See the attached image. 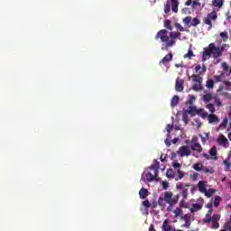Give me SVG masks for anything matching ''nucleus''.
<instances>
[{
	"mask_svg": "<svg viewBox=\"0 0 231 231\" xmlns=\"http://www.w3.org/2000/svg\"><path fill=\"white\" fill-rule=\"evenodd\" d=\"M168 33V30L162 29L160 30L155 36L156 41L161 40L162 42H166L165 47H162V50H169V48H172V46L176 44V39L181 37L180 32H171L170 36Z\"/></svg>",
	"mask_w": 231,
	"mask_h": 231,
	"instance_id": "obj_1",
	"label": "nucleus"
},
{
	"mask_svg": "<svg viewBox=\"0 0 231 231\" xmlns=\"http://www.w3.org/2000/svg\"><path fill=\"white\" fill-rule=\"evenodd\" d=\"M226 44L222 45L221 47H217L216 43H209L208 47L204 48L202 52V62L208 60L213 55V59H219L223 56V51H225V47Z\"/></svg>",
	"mask_w": 231,
	"mask_h": 231,
	"instance_id": "obj_2",
	"label": "nucleus"
},
{
	"mask_svg": "<svg viewBox=\"0 0 231 231\" xmlns=\"http://www.w3.org/2000/svg\"><path fill=\"white\" fill-rule=\"evenodd\" d=\"M174 194L171 191H165L164 197H160L158 199V205L160 207H165V203L172 204V203H178V199L176 197H173Z\"/></svg>",
	"mask_w": 231,
	"mask_h": 231,
	"instance_id": "obj_3",
	"label": "nucleus"
},
{
	"mask_svg": "<svg viewBox=\"0 0 231 231\" xmlns=\"http://www.w3.org/2000/svg\"><path fill=\"white\" fill-rule=\"evenodd\" d=\"M149 170L153 171V174L151 172H148L146 174V180L149 182L154 181V180H156V178H158V172L160 170V162H158L157 160H154L153 163L149 167Z\"/></svg>",
	"mask_w": 231,
	"mask_h": 231,
	"instance_id": "obj_4",
	"label": "nucleus"
},
{
	"mask_svg": "<svg viewBox=\"0 0 231 231\" xmlns=\"http://www.w3.org/2000/svg\"><path fill=\"white\" fill-rule=\"evenodd\" d=\"M216 19H217V13H216L215 11L208 14L207 17L203 18V23L204 24H207L208 26V31L212 30V21H216Z\"/></svg>",
	"mask_w": 231,
	"mask_h": 231,
	"instance_id": "obj_5",
	"label": "nucleus"
},
{
	"mask_svg": "<svg viewBox=\"0 0 231 231\" xmlns=\"http://www.w3.org/2000/svg\"><path fill=\"white\" fill-rule=\"evenodd\" d=\"M192 81L195 83L192 87L194 91H201V82H203V78L199 75L193 74L191 75Z\"/></svg>",
	"mask_w": 231,
	"mask_h": 231,
	"instance_id": "obj_6",
	"label": "nucleus"
},
{
	"mask_svg": "<svg viewBox=\"0 0 231 231\" xmlns=\"http://www.w3.org/2000/svg\"><path fill=\"white\" fill-rule=\"evenodd\" d=\"M221 219V216L217 215V214H214L212 216L211 218V222L212 226L211 228H213L214 230H217V228H219V220Z\"/></svg>",
	"mask_w": 231,
	"mask_h": 231,
	"instance_id": "obj_7",
	"label": "nucleus"
},
{
	"mask_svg": "<svg viewBox=\"0 0 231 231\" xmlns=\"http://www.w3.org/2000/svg\"><path fill=\"white\" fill-rule=\"evenodd\" d=\"M177 153L181 158H183V156H190V150L189 149V146H180L177 151Z\"/></svg>",
	"mask_w": 231,
	"mask_h": 231,
	"instance_id": "obj_8",
	"label": "nucleus"
},
{
	"mask_svg": "<svg viewBox=\"0 0 231 231\" xmlns=\"http://www.w3.org/2000/svg\"><path fill=\"white\" fill-rule=\"evenodd\" d=\"M192 218V216L190 214H185L181 215L180 219L185 221V224L182 226L184 228H190V219Z\"/></svg>",
	"mask_w": 231,
	"mask_h": 231,
	"instance_id": "obj_9",
	"label": "nucleus"
},
{
	"mask_svg": "<svg viewBox=\"0 0 231 231\" xmlns=\"http://www.w3.org/2000/svg\"><path fill=\"white\" fill-rule=\"evenodd\" d=\"M188 208H189V211L191 212V214H194V212H199V210H201V208H203V204L192 203L191 208L189 207Z\"/></svg>",
	"mask_w": 231,
	"mask_h": 231,
	"instance_id": "obj_10",
	"label": "nucleus"
},
{
	"mask_svg": "<svg viewBox=\"0 0 231 231\" xmlns=\"http://www.w3.org/2000/svg\"><path fill=\"white\" fill-rule=\"evenodd\" d=\"M172 52L168 53L161 61L160 65L167 66L171 60H172Z\"/></svg>",
	"mask_w": 231,
	"mask_h": 231,
	"instance_id": "obj_11",
	"label": "nucleus"
},
{
	"mask_svg": "<svg viewBox=\"0 0 231 231\" xmlns=\"http://www.w3.org/2000/svg\"><path fill=\"white\" fill-rule=\"evenodd\" d=\"M195 71L196 73L199 71V74H195V75H199V77H201V75H205V73H207V67L205 65H202V67L201 65H196Z\"/></svg>",
	"mask_w": 231,
	"mask_h": 231,
	"instance_id": "obj_12",
	"label": "nucleus"
},
{
	"mask_svg": "<svg viewBox=\"0 0 231 231\" xmlns=\"http://www.w3.org/2000/svg\"><path fill=\"white\" fill-rule=\"evenodd\" d=\"M199 192L205 194L207 191V181L200 180L198 183Z\"/></svg>",
	"mask_w": 231,
	"mask_h": 231,
	"instance_id": "obj_13",
	"label": "nucleus"
},
{
	"mask_svg": "<svg viewBox=\"0 0 231 231\" xmlns=\"http://www.w3.org/2000/svg\"><path fill=\"white\" fill-rule=\"evenodd\" d=\"M162 229L164 231H174V229H172V226L171 225V220L169 219H165L162 223Z\"/></svg>",
	"mask_w": 231,
	"mask_h": 231,
	"instance_id": "obj_14",
	"label": "nucleus"
},
{
	"mask_svg": "<svg viewBox=\"0 0 231 231\" xmlns=\"http://www.w3.org/2000/svg\"><path fill=\"white\" fill-rule=\"evenodd\" d=\"M175 89L178 92L183 91V79H180V78L176 79Z\"/></svg>",
	"mask_w": 231,
	"mask_h": 231,
	"instance_id": "obj_15",
	"label": "nucleus"
},
{
	"mask_svg": "<svg viewBox=\"0 0 231 231\" xmlns=\"http://www.w3.org/2000/svg\"><path fill=\"white\" fill-rule=\"evenodd\" d=\"M191 150L196 151L199 153L203 152V147H201V144H199V143H193L191 144Z\"/></svg>",
	"mask_w": 231,
	"mask_h": 231,
	"instance_id": "obj_16",
	"label": "nucleus"
},
{
	"mask_svg": "<svg viewBox=\"0 0 231 231\" xmlns=\"http://www.w3.org/2000/svg\"><path fill=\"white\" fill-rule=\"evenodd\" d=\"M171 10L174 14H178V6H180L179 0H171Z\"/></svg>",
	"mask_w": 231,
	"mask_h": 231,
	"instance_id": "obj_17",
	"label": "nucleus"
},
{
	"mask_svg": "<svg viewBox=\"0 0 231 231\" xmlns=\"http://www.w3.org/2000/svg\"><path fill=\"white\" fill-rule=\"evenodd\" d=\"M217 143H219V145H222L223 147H226V144L228 143V139H226V137H225L224 135H221L218 138Z\"/></svg>",
	"mask_w": 231,
	"mask_h": 231,
	"instance_id": "obj_18",
	"label": "nucleus"
},
{
	"mask_svg": "<svg viewBox=\"0 0 231 231\" xmlns=\"http://www.w3.org/2000/svg\"><path fill=\"white\" fill-rule=\"evenodd\" d=\"M139 196L141 199H145V198L149 196V190H147V189L142 188L139 191Z\"/></svg>",
	"mask_w": 231,
	"mask_h": 231,
	"instance_id": "obj_19",
	"label": "nucleus"
},
{
	"mask_svg": "<svg viewBox=\"0 0 231 231\" xmlns=\"http://www.w3.org/2000/svg\"><path fill=\"white\" fill-rule=\"evenodd\" d=\"M208 118L209 124H216V123L219 122V118L216 115L210 114L208 116Z\"/></svg>",
	"mask_w": 231,
	"mask_h": 231,
	"instance_id": "obj_20",
	"label": "nucleus"
},
{
	"mask_svg": "<svg viewBox=\"0 0 231 231\" xmlns=\"http://www.w3.org/2000/svg\"><path fill=\"white\" fill-rule=\"evenodd\" d=\"M196 111H197L196 106L190 105V106L188 107L186 113H187L188 115H192V116H194L196 115Z\"/></svg>",
	"mask_w": 231,
	"mask_h": 231,
	"instance_id": "obj_21",
	"label": "nucleus"
},
{
	"mask_svg": "<svg viewBox=\"0 0 231 231\" xmlns=\"http://www.w3.org/2000/svg\"><path fill=\"white\" fill-rule=\"evenodd\" d=\"M179 103H180V97L174 96L171 98V107H176V106H178Z\"/></svg>",
	"mask_w": 231,
	"mask_h": 231,
	"instance_id": "obj_22",
	"label": "nucleus"
},
{
	"mask_svg": "<svg viewBox=\"0 0 231 231\" xmlns=\"http://www.w3.org/2000/svg\"><path fill=\"white\" fill-rule=\"evenodd\" d=\"M213 6L216 8H221L223 6V4L225 3V0H213Z\"/></svg>",
	"mask_w": 231,
	"mask_h": 231,
	"instance_id": "obj_23",
	"label": "nucleus"
},
{
	"mask_svg": "<svg viewBox=\"0 0 231 231\" xmlns=\"http://www.w3.org/2000/svg\"><path fill=\"white\" fill-rule=\"evenodd\" d=\"M202 100H203L206 104H208V102H210V100H212V94L208 93V94L204 95V96L202 97Z\"/></svg>",
	"mask_w": 231,
	"mask_h": 231,
	"instance_id": "obj_24",
	"label": "nucleus"
},
{
	"mask_svg": "<svg viewBox=\"0 0 231 231\" xmlns=\"http://www.w3.org/2000/svg\"><path fill=\"white\" fill-rule=\"evenodd\" d=\"M193 169H194V171H197L198 172L203 171V163L198 162V163L193 164Z\"/></svg>",
	"mask_w": 231,
	"mask_h": 231,
	"instance_id": "obj_25",
	"label": "nucleus"
},
{
	"mask_svg": "<svg viewBox=\"0 0 231 231\" xmlns=\"http://www.w3.org/2000/svg\"><path fill=\"white\" fill-rule=\"evenodd\" d=\"M184 187H190V185L189 184H184L183 182H178L176 184L177 190H183L185 189Z\"/></svg>",
	"mask_w": 231,
	"mask_h": 231,
	"instance_id": "obj_26",
	"label": "nucleus"
},
{
	"mask_svg": "<svg viewBox=\"0 0 231 231\" xmlns=\"http://www.w3.org/2000/svg\"><path fill=\"white\" fill-rule=\"evenodd\" d=\"M216 193V189H206V191H205V196L207 197V198H212V195L213 194H215Z\"/></svg>",
	"mask_w": 231,
	"mask_h": 231,
	"instance_id": "obj_27",
	"label": "nucleus"
},
{
	"mask_svg": "<svg viewBox=\"0 0 231 231\" xmlns=\"http://www.w3.org/2000/svg\"><path fill=\"white\" fill-rule=\"evenodd\" d=\"M166 176L167 178H169L170 180H174V170L172 169H168L167 172H166Z\"/></svg>",
	"mask_w": 231,
	"mask_h": 231,
	"instance_id": "obj_28",
	"label": "nucleus"
},
{
	"mask_svg": "<svg viewBox=\"0 0 231 231\" xmlns=\"http://www.w3.org/2000/svg\"><path fill=\"white\" fill-rule=\"evenodd\" d=\"M173 214H175V217H179V216L181 217V215H183V209H181V208H176Z\"/></svg>",
	"mask_w": 231,
	"mask_h": 231,
	"instance_id": "obj_29",
	"label": "nucleus"
},
{
	"mask_svg": "<svg viewBox=\"0 0 231 231\" xmlns=\"http://www.w3.org/2000/svg\"><path fill=\"white\" fill-rule=\"evenodd\" d=\"M178 172V177L175 178L176 181H178V180H183V178H185V172H183L181 170H177Z\"/></svg>",
	"mask_w": 231,
	"mask_h": 231,
	"instance_id": "obj_30",
	"label": "nucleus"
},
{
	"mask_svg": "<svg viewBox=\"0 0 231 231\" xmlns=\"http://www.w3.org/2000/svg\"><path fill=\"white\" fill-rule=\"evenodd\" d=\"M192 57H194V51H192V50L189 49V50L188 51V53H186V54L184 55V59H189V60H190V59H192Z\"/></svg>",
	"mask_w": 231,
	"mask_h": 231,
	"instance_id": "obj_31",
	"label": "nucleus"
},
{
	"mask_svg": "<svg viewBox=\"0 0 231 231\" xmlns=\"http://www.w3.org/2000/svg\"><path fill=\"white\" fill-rule=\"evenodd\" d=\"M201 21L199 18H193L190 22V26H198V24H200Z\"/></svg>",
	"mask_w": 231,
	"mask_h": 231,
	"instance_id": "obj_32",
	"label": "nucleus"
},
{
	"mask_svg": "<svg viewBox=\"0 0 231 231\" xmlns=\"http://www.w3.org/2000/svg\"><path fill=\"white\" fill-rule=\"evenodd\" d=\"M206 87L208 89H212V88H214V79H208L206 82Z\"/></svg>",
	"mask_w": 231,
	"mask_h": 231,
	"instance_id": "obj_33",
	"label": "nucleus"
},
{
	"mask_svg": "<svg viewBox=\"0 0 231 231\" xmlns=\"http://www.w3.org/2000/svg\"><path fill=\"white\" fill-rule=\"evenodd\" d=\"M194 102H196V97L189 95V99L186 102V104H189V106H192V104H194Z\"/></svg>",
	"mask_w": 231,
	"mask_h": 231,
	"instance_id": "obj_34",
	"label": "nucleus"
},
{
	"mask_svg": "<svg viewBox=\"0 0 231 231\" xmlns=\"http://www.w3.org/2000/svg\"><path fill=\"white\" fill-rule=\"evenodd\" d=\"M221 203V197L216 196L214 200V207L217 208L219 207V204Z\"/></svg>",
	"mask_w": 231,
	"mask_h": 231,
	"instance_id": "obj_35",
	"label": "nucleus"
},
{
	"mask_svg": "<svg viewBox=\"0 0 231 231\" xmlns=\"http://www.w3.org/2000/svg\"><path fill=\"white\" fill-rule=\"evenodd\" d=\"M220 37L223 38L224 42H226L228 41V32H220Z\"/></svg>",
	"mask_w": 231,
	"mask_h": 231,
	"instance_id": "obj_36",
	"label": "nucleus"
},
{
	"mask_svg": "<svg viewBox=\"0 0 231 231\" xmlns=\"http://www.w3.org/2000/svg\"><path fill=\"white\" fill-rule=\"evenodd\" d=\"M212 221V216L208 213L206 214L203 223H210Z\"/></svg>",
	"mask_w": 231,
	"mask_h": 231,
	"instance_id": "obj_37",
	"label": "nucleus"
},
{
	"mask_svg": "<svg viewBox=\"0 0 231 231\" xmlns=\"http://www.w3.org/2000/svg\"><path fill=\"white\" fill-rule=\"evenodd\" d=\"M209 154H210V156H217V148H216V146H213L209 150Z\"/></svg>",
	"mask_w": 231,
	"mask_h": 231,
	"instance_id": "obj_38",
	"label": "nucleus"
},
{
	"mask_svg": "<svg viewBox=\"0 0 231 231\" xmlns=\"http://www.w3.org/2000/svg\"><path fill=\"white\" fill-rule=\"evenodd\" d=\"M206 107L209 112L216 113V107L214 106V104H208Z\"/></svg>",
	"mask_w": 231,
	"mask_h": 231,
	"instance_id": "obj_39",
	"label": "nucleus"
},
{
	"mask_svg": "<svg viewBox=\"0 0 231 231\" xmlns=\"http://www.w3.org/2000/svg\"><path fill=\"white\" fill-rule=\"evenodd\" d=\"M182 122L185 124H189V114L187 112H184L182 114Z\"/></svg>",
	"mask_w": 231,
	"mask_h": 231,
	"instance_id": "obj_40",
	"label": "nucleus"
},
{
	"mask_svg": "<svg viewBox=\"0 0 231 231\" xmlns=\"http://www.w3.org/2000/svg\"><path fill=\"white\" fill-rule=\"evenodd\" d=\"M164 28L167 30H172V26L171 25V20L164 21Z\"/></svg>",
	"mask_w": 231,
	"mask_h": 231,
	"instance_id": "obj_41",
	"label": "nucleus"
},
{
	"mask_svg": "<svg viewBox=\"0 0 231 231\" xmlns=\"http://www.w3.org/2000/svg\"><path fill=\"white\" fill-rule=\"evenodd\" d=\"M182 198L183 199H187V198H189V189L184 188L182 189Z\"/></svg>",
	"mask_w": 231,
	"mask_h": 231,
	"instance_id": "obj_42",
	"label": "nucleus"
},
{
	"mask_svg": "<svg viewBox=\"0 0 231 231\" xmlns=\"http://www.w3.org/2000/svg\"><path fill=\"white\" fill-rule=\"evenodd\" d=\"M199 176V173L193 172L189 177L192 180V181H198Z\"/></svg>",
	"mask_w": 231,
	"mask_h": 231,
	"instance_id": "obj_43",
	"label": "nucleus"
},
{
	"mask_svg": "<svg viewBox=\"0 0 231 231\" xmlns=\"http://www.w3.org/2000/svg\"><path fill=\"white\" fill-rule=\"evenodd\" d=\"M169 12H171V4H169V2H167L164 5V13L165 14H169Z\"/></svg>",
	"mask_w": 231,
	"mask_h": 231,
	"instance_id": "obj_44",
	"label": "nucleus"
},
{
	"mask_svg": "<svg viewBox=\"0 0 231 231\" xmlns=\"http://www.w3.org/2000/svg\"><path fill=\"white\" fill-rule=\"evenodd\" d=\"M183 23L184 24H190V23H192V17L190 16H187L183 19Z\"/></svg>",
	"mask_w": 231,
	"mask_h": 231,
	"instance_id": "obj_45",
	"label": "nucleus"
},
{
	"mask_svg": "<svg viewBox=\"0 0 231 231\" xmlns=\"http://www.w3.org/2000/svg\"><path fill=\"white\" fill-rule=\"evenodd\" d=\"M197 115H201L203 116V118H205V116H208V113H204L203 114V109H199L196 111Z\"/></svg>",
	"mask_w": 231,
	"mask_h": 231,
	"instance_id": "obj_46",
	"label": "nucleus"
},
{
	"mask_svg": "<svg viewBox=\"0 0 231 231\" xmlns=\"http://www.w3.org/2000/svg\"><path fill=\"white\" fill-rule=\"evenodd\" d=\"M172 129H174V125H167L166 131H167L168 134H171V133L172 132Z\"/></svg>",
	"mask_w": 231,
	"mask_h": 231,
	"instance_id": "obj_47",
	"label": "nucleus"
},
{
	"mask_svg": "<svg viewBox=\"0 0 231 231\" xmlns=\"http://www.w3.org/2000/svg\"><path fill=\"white\" fill-rule=\"evenodd\" d=\"M180 207H182L183 208H189V205H187V202H185L184 199L180 201Z\"/></svg>",
	"mask_w": 231,
	"mask_h": 231,
	"instance_id": "obj_48",
	"label": "nucleus"
},
{
	"mask_svg": "<svg viewBox=\"0 0 231 231\" xmlns=\"http://www.w3.org/2000/svg\"><path fill=\"white\" fill-rule=\"evenodd\" d=\"M143 205L145 207V208H151V202L149 199H146L143 202Z\"/></svg>",
	"mask_w": 231,
	"mask_h": 231,
	"instance_id": "obj_49",
	"label": "nucleus"
},
{
	"mask_svg": "<svg viewBox=\"0 0 231 231\" xmlns=\"http://www.w3.org/2000/svg\"><path fill=\"white\" fill-rule=\"evenodd\" d=\"M175 26H176L177 30H179V32H185V28L183 26H181V24L176 23Z\"/></svg>",
	"mask_w": 231,
	"mask_h": 231,
	"instance_id": "obj_50",
	"label": "nucleus"
},
{
	"mask_svg": "<svg viewBox=\"0 0 231 231\" xmlns=\"http://www.w3.org/2000/svg\"><path fill=\"white\" fill-rule=\"evenodd\" d=\"M199 137L201 138L202 143H207V138H208V134H206V137L203 135L199 134Z\"/></svg>",
	"mask_w": 231,
	"mask_h": 231,
	"instance_id": "obj_51",
	"label": "nucleus"
},
{
	"mask_svg": "<svg viewBox=\"0 0 231 231\" xmlns=\"http://www.w3.org/2000/svg\"><path fill=\"white\" fill-rule=\"evenodd\" d=\"M215 104L216 106H217V107H221V99H219L218 97L215 98Z\"/></svg>",
	"mask_w": 231,
	"mask_h": 231,
	"instance_id": "obj_52",
	"label": "nucleus"
},
{
	"mask_svg": "<svg viewBox=\"0 0 231 231\" xmlns=\"http://www.w3.org/2000/svg\"><path fill=\"white\" fill-rule=\"evenodd\" d=\"M169 206L167 207V212H172V207H174V205H176V203H171V204H168Z\"/></svg>",
	"mask_w": 231,
	"mask_h": 231,
	"instance_id": "obj_53",
	"label": "nucleus"
},
{
	"mask_svg": "<svg viewBox=\"0 0 231 231\" xmlns=\"http://www.w3.org/2000/svg\"><path fill=\"white\" fill-rule=\"evenodd\" d=\"M162 189L164 190H167L169 189V182L167 181H162Z\"/></svg>",
	"mask_w": 231,
	"mask_h": 231,
	"instance_id": "obj_54",
	"label": "nucleus"
},
{
	"mask_svg": "<svg viewBox=\"0 0 231 231\" xmlns=\"http://www.w3.org/2000/svg\"><path fill=\"white\" fill-rule=\"evenodd\" d=\"M173 169H180L181 168V164H180L179 162H173L172 164Z\"/></svg>",
	"mask_w": 231,
	"mask_h": 231,
	"instance_id": "obj_55",
	"label": "nucleus"
},
{
	"mask_svg": "<svg viewBox=\"0 0 231 231\" xmlns=\"http://www.w3.org/2000/svg\"><path fill=\"white\" fill-rule=\"evenodd\" d=\"M226 124H228V119H224V121L221 123L220 127H226Z\"/></svg>",
	"mask_w": 231,
	"mask_h": 231,
	"instance_id": "obj_56",
	"label": "nucleus"
},
{
	"mask_svg": "<svg viewBox=\"0 0 231 231\" xmlns=\"http://www.w3.org/2000/svg\"><path fill=\"white\" fill-rule=\"evenodd\" d=\"M222 77L221 76H215V81L216 82H221Z\"/></svg>",
	"mask_w": 231,
	"mask_h": 231,
	"instance_id": "obj_57",
	"label": "nucleus"
},
{
	"mask_svg": "<svg viewBox=\"0 0 231 231\" xmlns=\"http://www.w3.org/2000/svg\"><path fill=\"white\" fill-rule=\"evenodd\" d=\"M202 171H203V172H205L206 174L207 173H208V172H210V169H208V168H207V167H202Z\"/></svg>",
	"mask_w": 231,
	"mask_h": 231,
	"instance_id": "obj_58",
	"label": "nucleus"
},
{
	"mask_svg": "<svg viewBox=\"0 0 231 231\" xmlns=\"http://www.w3.org/2000/svg\"><path fill=\"white\" fill-rule=\"evenodd\" d=\"M213 204L212 203H208L206 204V208L212 209Z\"/></svg>",
	"mask_w": 231,
	"mask_h": 231,
	"instance_id": "obj_59",
	"label": "nucleus"
},
{
	"mask_svg": "<svg viewBox=\"0 0 231 231\" xmlns=\"http://www.w3.org/2000/svg\"><path fill=\"white\" fill-rule=\"evenodd\" d=\"M185 5H186V6H190L192 5V0H187Z\"/></svg>",
	"mask_w": 231,
	"mask_h": 231,
	"instance_id": "obj_60",
	"label": "nucleus"
},
{
	"mask_svg": "<svg viewBox=\"0 0 231 231\" xmlns=\"http://www.w3.org/2000/svg\"><path fill=\"white\" fill-rule=\"evenodd\" d=\"M149 231H156V229L154 228V225H150Z\"/></svg>",
	"mask_w": 231,
	"mask_h": 231,
	"instance_id": "obj_61",
	"label": "nucleus"
},
{
	"mask_svg": "<svg viewBox=\"0 0 231 231\" xmlns=\"http://www.w3.org/2000/svg\"><path fill=\"white\" fill-rule=\"evenodd\" d=\"M165 144L167 145V147H171V142H169V139L165 140Z\"/></svg>",
	"mask_w": 231,
	"mask_h": 231,
	"instance_id": "obj_62",
	"label": "nucleus"
},
{
	"mask_svg": "<svg viewBox=\"0 0 231 231\" xmlns=\"http://www.w3.org/2000/svg\"><path fill=\"white\" fill-rule=\"evenodd\" d=\"M195 122L197 123L198 127L201 125V122L199 121V119L195 120Z\"/></svg>",
	"mask_w": 231,
	"mask_h": 231,
	"instance_id": "obj_63",
	"label": "nucleus"
},
{
	"mask_svg": "<svg viewBox=\"0 0 231 231\" xmlns=\"http://www.w3.org/2000/svg\"><path fill=\"white\" fill-rule=\"evenodd\" d=\"M224 84H225L226 86H231V82H230V81H225Z\"/></svg>",
	"mask_w": 231,
	"mask_h": 231,
	"instance_id": "obj_64",
	"label": "nucleus"
}]
</instances>
